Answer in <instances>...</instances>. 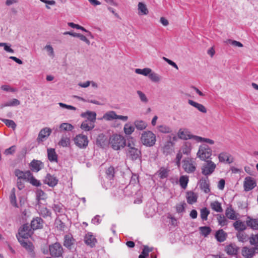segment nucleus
I'll return each instance as SVG.
<instances>
[{
  "instance_id": "obj_34",
  "label": "nucleus",
  "mask_w": 258,
  "mask_h": 258,
  "mask_svg": "<svg viewBox=\"0 0 258 258\" xmlns=\"http://www.w3.org/2000/svg\"><path fill=\"white\" fill-rule=\"evenodd\" d=\"M227 236V233L223 229L218 230L215 234V237L217 240L220 242L224 241Z\"/></svg>"
},
{
  "instance_id": "obj_46",
  "label": "nucleus",
  "mask_w": 258,
  "mask_h": 258,
  "mask_svg": "<svg viewBox=\"0 0 258 258\" xmlns=\"http://www.w3.org/2000/svg\"><path fill=\"white\" fill-rule=\"evenodd\" d=\"M189 179L187 175H182L180 177L179 182L181 187L185 189L187 187Z\"/></svg>"
},
{
  "instance_id": "obj_13",
  "label": "nucleus",
  "mask_w": 258,
  "mask_h": 258,
  "mask_svg": "<svg viewBox=\"0 0 258 258\" xmlns=\"http://www.w3.org/2000/svg\"><path fill=\"white\" fill-rule=\"evenodd\" d=\"M37 210L40 215L43 217H46L51 216V212L45 206L42 205L40 202L37 203L36 207Z\"/></svg>"
},
{
  "instance_id": "obj_23",
  "label": "nucleus",
  "mask_w": 258,
  "mask_h": 258,
  "mask_svg": "<svg viewBox=\"0 0 258 258\" xmlns=\"http://www.w3.org/2000/svg\"><path fill=\"white\" fill-rule=\"evenodd\" d=\"M43 221L40 217L34 218L31 221V226L33 229H37L42 228Z\"/></svg>"
},
{
  "instance_id": "obj_38",
  "label": "nucleus",
  "mask_w": 258,
  "mask_h": 258,
  "mask_svg": "<svg viewBox=\"0 0 258 258\" xmlns=\"http://www.w3.org/2000/svg\"><path fill=\"white\" fill-rule=\"evenodd\" d=\"M197 195L192 191H188L187 192L186 200L189 204H192L197 202Z\"/></svg>"
},
{
  "instance_id": "obj_8",
  "label": "nucleus",
  "mask_w": 258,
  "mask_h": 258,
  "mask_svg": "<svg viewBox=\"0 0 258 258\" xmlns=\"http://www.w3.org/2000/svg\"><path fill=\"white\" fill-rule=\"evenodd\" d=\"M18 240L22 247H23L29 253L32 257L35 256L34 252V246L33 244L27 240V239H23L22 237H18Z\"/></svg>"
},
{
  "instance_id": "obj_43",
  "label": "nucleus",
  "mask_w": 258,
  "mask_h": 258,
  "mask_svg": "<svg viewBox=\"0 0 258 258\" xmlns=\"http://www.w3.org/2000/svg\"><path fill=\"white\" fill-rule=\"evenodd\" d=\"M226 217L229 219L236 220L237 218L235 211L231 208H227L225 211Z\"/></svg>"
},
{
  "instance_id": "obj_6",
  "label": "nucleus",
  "mask_w": 258,
  "mask_h": 258,
  "mask_svg": "<svg viewBox=\"0 0 258 258\" xmlns=\"http://www.w3.org/2000/svg\"><path fill=\"white\" fill-rule=\"evenodd\" d=\"M197 157L202 160L207 161L212 155L211 149L206 145H202L199 147L197 153Z\"/></svg>"
},
{
  "instance_id": "obj_28",
  "label": "nucleus",
  "mask_w": 258,
  "mask_h": 258,
  "mask_svg": "<svg viewBox=\"0 0 258 258\" xmlns=\"http://www.w3.org/2000/svg\"><path fill=\"white\" fill-rule=\"evenodd\" d=\"M192 146L188 142H185L181 147L179 151L183 154L188 155L190 154Z\"/></svg>"
},
{
  "instance_id": "obj_49",
  "label": "nucleus",
  "mask_w": 258,
  "mask_h": 258,
  "mask_svg": "<svg viewBox=\"0 0 258 258\" xmlns=\"http://www.w3.org/2000/svg\"><path fill=\"white\" fill-rule=\"evenodd\" d=\"M36 199L38 201L37 203H38L39 202H40V200H43L46 198V194L41 189H37L36 192Z\"/></svg>"
},
{
  "instance_id": "obj_47",
  "label": "nucleus",
  "mask_w": 258,
  "mask_h": 258,
  "mask_svg": "<svg viewBox=\"0 0 258 258\" xmlns=\"http://www.w3.org/2000/svg\"><path fill=\"white\" fill-rule=\"evenodd\" d=\"M152 69L149 68H146L143 69H135V73L138 74L142 75L144 76H149L150 73H151Z\"/></svg>"
},
{
  "instance_id": "obj_30",
  "label": "nucleus",
  "mask_w": 258,
  "mask_h": 258,
  "mask_svg": "<svg viewBox=\"0 0 258 258\" xmlns=\"http://www.w3.org/2000/svg\"><path fill=\"white\" fill-rule=\"evenodd\" d=\"M30 171H27L26 172H23L19 169H16L15 171V175L19 179H25L27 180L29 176H30Z\"/></svg>"
},
{
  "instance_id": "obj_12",
  "label": "nucleus",
  "mask_w": 258,
  "mask_h": 258,
  "mask_svg": "<svg viewBox=\"0 0 258 258\" xmlns=\"http://www.w3.org/2000/svg\"><path fill=\"white\" fill-rule=\"evenodd\" d=\"M256 185L255 180L251 177H246L244 181V188L245 191H249Z\"/></svg>"
},
{
  "instance_id": "obj_53",
  "label": "nucleus",
  "mask_w": 258,
  "mask_h": 258,
  "mask_svg": "<svg viewBox=\"0 0 258 258\" xmlns=\"http://www.w3.org/2000/svg\"><path fill=\"white\" fill-rule=\"evenodd\" d=\"M217 220L219 224L221 226H224L227 224V220L223 215H218Z\"/></svg>"
},
{
  "instance_id": "obj_52",
  "label": "nucleus",
  "mask_w": 258,
  "mask_h": 258,
  "mask_svg": "<svg viewBox=\"0 0 258 258\" xmlns=\"http://www.w3.org/2000/svg\"><path fill=\"white\" fill-rule=\"evenodd\" d=\"M27 180L29 181L32 185L36 186H39L41 185L40 181L33 176L31 172H30V176H29Z\"/></svg>"
},
{
  "instance_id": "obj_33",
  "label": "nucleus",
  "mask_w": 258,
  "mask_h": 258,
  "mask_svg": "<svg viewBox=\"0 0 258 258\" xmlns=\"http://www.w3.org/2000/svg\"><path fill=\"white\" fill-rule=\"evenodd\" d=\"M116 113L114 111H109L104 114L100 119H104L106 121H111L116 119Z\"/></svg>"
},
{
  "instance_id": "obj_36",
  "label": "nucleus",
  "mask_w": 258,
  "mask_h": 258,
  "mask_svg": "<svg viewBox=\"0 0 258 258\" xmlns=\"http://www.w3.org/2000/svg\"><path fill=\"white\" fill-rule=\"evenodd\" d=\"M148 77L152 82L157 83L161 82L162 79L161 76L153 72L152 70H151Z\"/></svg>"
},
{
  "instance_id": "obj_17",
  "label": "nucleus",
  "mask_w": 258,
  "mask_h": 258,
  "mask_svg": "<svg viewBox=\"0 0 258 258\" xmlns=\"http://www.w3.org/2000/svg\"><path fill=\"white\" fill-rule=\"evenodd\" d=\"M84 241L85 243L91 247H94L97 242L94 236L91 232L86 234L84 237Z\"/></svg>"
},
{
  "instance_id": "obj_15",
  "label": "nucleus",
  "mask_w": 258,
  "mask_h": 258,
  "mask_svg": "<svg viewBox=\"0 0 258 258\" xmlns=\"http://www.w3.org/2000/svg\"><path fill=\"white\" fill-rule=\"evenodd\" d=\"M199 185L204 192L207 194L210 191L209 180L207 177L202 178L200 180Z\"/></svg>"
},
{
  "instance_id": "obj_57",
  "label": "nucleus",
  "mask_w": 258,
  "mask_h": 258,
  "mask_svg": "<svg viewBox=\"0 0 258 258\" xmlns=\"http://www.w3.org/2000/svg\"><path fill=\"white\" fill-rule=\"evenodd\" d=\"M0 46L4 47V50L9 53H13L14 51L11 48V45L7 43H0Z\"/></svg>"
},
{
  "instance_id": "obj_62",
  "label": "nucleus",
  "mask_w": 258,
  "mask_h": 258,
  "mask_svg": "<svg viewBox=\"0 0 258 258\" xmlns=\"http://www.w3.org/2000/svg\"><path fill=\"white\" fill-rule=\"evenodd\" d=\"M114 173V169L113 167H109L106 171V174L107 175V178L109 179H111L113 178Z\"/></svg>"
},
{
  "instance_id": "obj_58",
  "label": "nucleus",
  "mask_w": 258,
  "mask_h": 258,
  "mask_svg": "<svg viewBox=\"0 0 258 258\" xmlns=\"http://www.w3.org/2000/svg\"><path fill=\"white\" fill-rule=\"evenodd\" d=\"M158 128L159 131L162 133H169L171 132V128L165 125H159Z\"/></svg>"
},
{
  "instance_id": "obj_45",
  "label": "nucleus",
  "mask_w": 258,
  "mask_h": 258,
  "mask_svg": "<svg viewBox=\"0 0 258 258\" xmlns=\"http://www.w3.org/2000/svg\"><path fill=\"white\" fill-rule=\"evenodd\" d=\"M16 189L13 188L11 192L10 196V200L11 204L15 207L18 208V205L17 203L16 196L15 194Z\"/></svg>"
},
{
  "instance_id": "obj_3",
  "label": "nucleus",
  "mask_w": 258,
  "mask_h": 258,
  "mask_svg": "<svg viewBox=\"0 0 258 258\" xmlns=\"http://www.w3.org/2000/svg\"><path fill=\"white\" fill-rule=\"evenodd\" d=\"M141 141L147 147L153 146L156 141V135L151 131H145L141 135Z\"/></svg>"
},
{
  "instance_id": "obj_31",
  "label": "nucleus",
  "mask_w": 258,
  "mask_h": 258,
  "mask_svg": "<svg viewBox=\"0 0 258 258\" xmlns=\"http://www.w3.org/2000/svg\"><path fill=\"white\" fill-rule=\"evenodd\" d=\"M47 156L48 160L50 162H57V155L56 154L54 149H47Z\"/></svg>"
},
{
  "instance_id": "obj_41",
  "label": "nucleus",
  "mask_w": 258,
  "mask_h": 258,
  "mask_svg": "<svg viewBox=\"0 0 258 258\" xmlns=\"http://www.w3.org/2000/svg\"><path fill=\"white\" fill-rule=\"evenodd\" d=\"M138 148L137 142L133 137H130L127 139L126 144V150H131L134 148Z\"/></svg>"
},
{
  "instance_id": "obj_7",
  "label": "nucleus",
  "mask_w": 258,
  "mask_h": 258,
  "mask_svg": "<svg viewBox=\"0 0 258 258\" xmlns=\"http://www.w3.org/2000/svg\"><path fill=\"white\" fill-rule=\"evenodd\" d=\"M74 144L80 149H85L88 145V139L87 136L83 134L77 135L74 138Z\"/></svg>"
},
{
  "instance_id": "obj_9",
  "label": "nucleus",
  "mask_w": 258,
  "mask_h": 258,
  "mask_svg": "<svg viewBox=\"0 0 258 258\" xmlns=\"http://www.w3.org/2000/svg\"><path fill=\"white\" fill-rule=\"evenodd\" d=\"M50 253L52 256L59 257L62 253L63 249L59 243H55L49 246Z\"/></svg>"
},
{
  "instance_id": "obj_29",
  "label": "nucleus",
  "mask_w": 258,
  "mask_h": 258,
  "mask_svg": "<svg viewBox=\"0 0 258 258\" xmlns=\"http://www.w3.org/2000/svg\"><path fill=\"white\" fill-rule=\"evenodd\" d=\"M246 224L253 230L258 229V219H252L248 217L246 220Z\"/></svg>"
},
{
  "instance_id": "obj_2",
  "label": "nucleus",
  "mask_w": 258,
  "mask_h": 258,
  "mask_svg": "<svg viewBox=\"0 0 258 258\" xmlns=\"http://www.w3.org/2000/svg\"><path fill=\"white\" fill-rule=\"evenodd\" d=\"M109 143L111 147L114 150H119L126 145L124 138L118 134H113L110 136Z\"/></svg>"
},
{
  "instance_id": "obj_14",
  "label": "nucleus",
  "mask_w": 258,
  "mask_h": 258,
  "mask_svg": "<svg viewBox=\"0 0 258 258\" xmlns=\"http://www.w3.org/2000/svg\"><path fill=\"white\" fill-rule=\"evenodd\" d=\"M141 152L139 148L126 150V156L132 160H136L141 157Z\"/></svg>"
},
{
  "instance_id": "obj_19",
  "label": "nucleus",
  "mask_w": 258,
  "mask_h": 258,
  "mask_svg": "<svg viewBox=\"0 0 258 258\" xmlns=\"http://www.w3.org/2000/svg\"><path fill=\"white\" fill-rule=\"evenodd\" d=\"M58 181L56 177L50 174H47L44 179V182L49 186L54 187L57 184Z\"/></svg>"
},
{
  "instance_id": "obj_10",
  "label": "nucleus",
  "mask_w": 258,
  "mask_h": 258,
  "mask_svg": "<svg viewBox=\"0 0 258 258\" xmlns=\"http://www.w3.org/2000/svg\"><path fill=\"white\" fill-rule=\"evenodd\" d=\"M32 234V231L28 224H24L19 230L18 237H22L23 239H28L31 236Z\"/></svg>"
},
{
  "instance_id": "obj_20",
  "label": "nucleus",
  "mask_w": 258,
  "mask_h": 258,
  "mask_svg": "<svg viewBox=\"0 0 258 258\" xmlns=\"http://www.w3.org/2000/svg\"><path fill=\"white\" fill-rule=\"evenodd\" d=\"M218 158L221 162L231 163L233 161V158L231 155L227 152H222L219 154Z\"/></svg>"
},
{
  "instance_id": "obj_48",
  "label": "nucleus",
  "mask_w": 258,
  "mask_h": 258,
  "mask_svg": "<svg viewBox=\"0 0 258 258\" xmlns=\"http://www.w3.org/2000/svg\"><path fill=\"white\" fill-rule=\"evenodd\" d=\"M211 208L217 212H222L223 211L221 204L218 201H214L211 203Z\"/></svg>"
},
{
  "instance_id": "obj_16",
  "label": "nucleus",
  "mask_w": 258,
  "mask_h": 258,
  "mask_svg": "<svg viewBox=\"0 0 258 258\" xmlns=\"http://www.w3.org/2000/svg\"><path fill=\"white\" fill-rule=\"evenodd\" d=\"M256 250L257 248L256 247L248 248L245 246L242 248L241 253L246 258H251L256 252Z\"/></svg>"
},
{
  "instance_id": "obj_64",
  "label": "nucleus",
  "mask_w": 258,
  "mask_h": 258,
  "mask_svg": "<svg viewBox=\"0 0 258 258\" xmlns=\"http://www.w3.org/2000/svg\"><path fill=\"white\" fill-rule=\"evenodd\" d=\"M249 242L251 244H256L258 243V233L255 235H252L249 238Z\"/></svg>"
},
{
  "instance_id": "obj_40",
  "label": "nucleus",
  "mask_w": 258,
  "mask_h": 258,
  "mask_svg": "<svg viewBox=\"0 0 258 258\" xmlns=\"http://www.w3.org/2000/svg\"><path fill=\"white\" fill-rule=\"evenodd\" d=\"M74 239L71 235H66L64 238V246L67 248H71V246L74 242Z\"/></svg>"
},
{
  "instance_id": "obj_44",
  "label": "nucleus",
  "mask_w": 258,
  "mask_h": 258,
  "mask_svg": "<svg viewBox=\"0 0 258 258\" xmlns=\"http://www.w3.org/2000/svg\"><path fill=\"white\" fill-rule=\"evenodd\" d=\"M135 130V127L130 123H125L123 127V131L125 135H131Z\"/></svg>"
},
{
  "instance_id": "obj_56",
  "label": "nucleus",
  "mask_w": 258,
  "mask_h": 258,
  "mask_svg": "<svg viewBox=\"0 0 258 258\" xmlns=\"http://www.w3.org/2000/svg\"><path fill=\"white\" fill-rule=\"evenodd\" d=\"M237 238L239 241L244 242L248 239V237L245 233L242 231L238 232L237 235Z\"/></svg>"
},
{
  "instance_id": "obj_32",
  "label": "nucleus",
  "mask_w": 258,
  "mask_h": 258,
  "mask_svg": "<svg viewBox=\"0 0 258 258\" xmlns=\"http://www.w3.org/2000/svg\"><path fill=\"white\" fill-rule=\"evenodd\" d=\"M32 170L38 172L42 169L43 166V163L38 160H33L30 163Z\"/></svg>"
},
{
  "instance_id": "obj_51",
  "label": "nucleus",
  "mask_w": 258,
  "mask_h": 258,
  "mask_svg": "<svg viewBox=\"0 0 258 258\" xmlns=\"http://www.w3.org/2000/svg\"><path fill=\"white\" fill-rule=\"evenodd\" d=\"M168 172L169 170L165 168L164 167H162L158 171V173L159 176L161 178L163 179L166 178L168 176Z\"/></svg>"
},
{
  "instance_id": "obj_21",
  "label": "nucleus",
  "mask_w": 258,
  "mask_h": 258,
  "mask_svg": "<svg viewBox=\"0 0 258 258\" xmlns=\"http://www.w3.org/2000/svg\"><path fill=\"white\" fill-rule=\"evenodd\" d=\"M238 247L234 244H230L225 247V252L231 255H236L237 253Z\"/></svg>"
},
{
  "instance_id": "obj_25",
  "label": "nucleus",
  "mask_w": 258,
  "mask_h": 258,
  "mask_svg": "<svg viewBox=\"0 0 258 258\" xmlns=\"http://www.w3.org/2000/svg\"><path fill=\"white\" fill-rule=\"evenodd\" d=\"M20 104V101L17 99H13L11 100L4 102L0 104V109H3L6 107H12L18 106Z\"/></svg>"
},
{
  "instance_id": "obj_61",
  "label": "nucleus",
  "mask_w": 258,
  "mask_h": 258,
  "mask_svg": "<svg viewBox=\"0 0 258 258\" xmlns=\"http://www.w3.org/2000/svg\"><path fill=\"white\" fill-rule=\"evenodd\" d=\"M62 205L60 203L55 204L52 206L53 211L56 213H62Z\"/></svg>"
},
{
  "instance_id": "obj_5",
  "label": "nucleus",
  "mask_w": 258,
  "mask_h": 258,
  "mask_svg": "<svg viewBox=\"0 0 258 258\" xmlns=\"http://www.w3.org/2000/svg\"><path fill=\"white\" fill-rule=\"evenodd\" d=\"M216 168V164L211 160L205 161L201 168L202 173L205 176L212 174Z\"/></svg>"
},
{
  "instance_id": "obj_37",
  "label": "nucleus",
  "mask_w": 258,
  "mask_h": 258,
  "mask_svg": "<svg viewBox=\"0 0 258 258\" xmlns=\"http://www.w3.org/2000/svg\"><path fill=\"white\" fill-rule=\"evenodd\" d=\"M134 125L137 130L140 131L145 130L147 126V122L140 119L136 120L134 121Z\"/></svg>"
},
{
  "instance_id": "obj_24",
  "label": "nucleus",
  "mask_w": 258,
  "mask_h": 258,
  "mask_svg": "<svg viewBox=\"0 0 258 258\" xmlns=\"http://www.w3.org/2000/svg\"><path fill=\"white\" fill-rule=\"evenodd\" d=\"M174 146V143L171 141V138L170 139L165 142L162 147L163 152L164 154H168L170 153Z\"/></svg>"
},
{
  "instance_id": "obj_22",
  "label": "nucleus",
  "mask_w": 258,
  "mask_h": 258,
  "mask_svg": "<svg viewBox=\"0 0 258 258\" xmlns=\"http://www.w3.org/2000/svg\"><path fill=\"white\" fill-rule=\"evenodd\" d=\"M74 126L71 123L63 122L61 123L58 126V132L60 133L71 132L74 130Z\"/></svg>"
},
{
  "instance_id": "obj_50",
  "label": "nucleus",
  "mask_w": 258,
  "mask_h": 258,
  "mask_svg": "<svg viewBox=\"0 0 258 258\" xmlns=\"http://www.w3.org/2000/svg\"><path fill=\"white\" fill-rule=\"evenodd\" d=\"M1 120L4 122L6 125L9 127H11L14 130L16 128V123L12 120L8 119H1Z\"/></svg>"
},
{
  "instance_id": "obj_35",
  "label": "nucleus",
  "mask_w": 258,
  "mask_h": 258,
  "mask_svg": "<svg viewBox=\"0 0 258 258\" xmlns=\"http://www.w3.org/2000/svg\"><path fill=\"white\" fill-rule=\"evenodd\" d=\"M58 145L62 147H69L70 145V138L66 135H63L58 143Z\"/></svg>"
},
{
  "instance_id": "obj_42",
  "label": "nucleus",
  "mask_w": 258,
  "mask_h": 258,
  "mask_svg": "<svg viewBox=\"0 0 258 258\" xmlns=\"http://www.w3.org/2000/svg\"><path fill=\"white\" fill-rule=\"evenodd\" d=\"M233 226L236 230L239 231H242L244 230L246 228V225L244 224V223L240 220L236 221L233 223Z\"/></svg>"
},
{
  "instance_id": "obj_39",
  "label": "nucleus",
  "mask_w": 258,
  "mask_h": 258,
  "mask_svg": "<svg viewBox=\"0 0 258 258\" xmlns=\"http://www.w3.org/2000/svg\"><path fill=\"white\" fill-rule=\"evenodd\" d=\"M94 126V123L90 121L88 122V120H85L82 123L80 127L85 131H90L92 130Z\"/></svg>"
},
{
  "instance_id": "obj_1",
  "label": "nucleus",
  "mask_w": 258,
  "mask_h": 258,
  "mask_svg": "<svg viewBox=\"0 0 258 258\" xmlns=\"http://www.w3.org/2000/svg\"><path fill=\"white\" fill-rule=\"evenodd\" d=\"M177 136L180 139L184 140L190 139L197 143L205 142L211 145H213L214 143V141L211 139L192 135L190 132L187 128L180 129L177 133Z\"/></svg>"
},
{
  "instance_id": "obj_11",
  "label": "nucleus",
  "mask_w": 258,
  "mask_h": 258,
  "mask_svg": "<svg viewBox=\"0 0 258 258\" xmlns=\"http://www.w3.org/2000/svg\"><path fill=\"white\" fill-rule=\"evenodd\" d=\"M51 129L49 127H44L42 129L38 136L37 141L38 143L45 141L51 133Z\"/></svg>"
},
{
  "instance_id": "obj_55",
  "label": "nucleus",
  "mask_w": 258,
  "mask_h": 258,
  "mask_svg": "<svg viewBox=\"0 0 258 258\" xmlns=\"http://www.w3.org/2000/svg\"><path fill=\"white\" fill-rule=\"evenodd\" d=\"M210 214V211L206 208H203L201 210V217L203 221L207 220V217Z\"/></svg>"
},
{
  "instance_id": "obj_27",
  "label": "nucleus",
  "mask_w": 258,
  "mask_h": 258,
  "mask_svg": "<svg viewBox=\"0 0 258 258\" xmlns=\"http://www.w3.org/2000/svg\"><path fill=\"white\" fill-rule=\"evenodd\" d=\"M138 14L140 16L147 15L149 14V10L145 4L139 2L138 4Z\"/></svg>"
},
{
  "instance_id": "obj_4",
  "label": "nucleus",
  "mask_w": 258,
  "mask_h": 258,
  "mask_svg": "<svg viewBox=\"0 0 258 258\" xmlns=\"http://www.w3.org/2000/svg\"><path fill=\"white\" fill-rule=\"evenodd\" d=\"M197 164L196 159L192 158H185L182 161V167L187 173H194L197 169Z\"/></svg>"
},
{
  "instance_id": "obj_63",
  "label": "nucleus",
  "mask_w": 258,
  "mask_h": 258,
  "mask_svg": "<svg viewBox=\"0 0 258 258\" xmlns=\"http://www.w3.org/2000/svg\"><path fill=\"white\" fill-rule=\"evenodd\" d=\"M44 48L47 50L48 52V55L51 57H53L54 56V53L53 48L50 45H46Z\"/></svg>"
},
{
  "instance_id": "obj_59",
  "label": "nucleus",
  "mask_w": 258,
  "mask_h": 258,
  "mask_svg": "<svg viewBox=\"0 0 258 258\" xmlns=\"http://www.w3.org/2000/svg\"><path fill=\"white\" fill-rule=\"evenodd\" d=\"M137 93L140 98V100L142 102L147 103L148 102V99L145 94L139 90L137 91Z\"/></svg>"
},
{
  "instance_id": "obj_60",
  "label": "nucleus",
  "mask_w": 258,
  "mask_h": 258,
  "mask_svg": "<svg viewBox=\"0 0 258 258\" xmlns=\"http://www.w3.org/2000/svg\"><path fill=\"white\" fill-rule=\"evenodd\" d=\"M200 230L201 231V234L204 236H208L211 231L210 228L207 226L201 227L200 228Z\"/></svg>"
},
{
  "instance_id": "obj_54",
  "label": "nucleus",
  "mask_w": 258,
  "mask_h": 258,
  "mask_svg": "<svg viewBox=\"0 0 258 258\" xmlns=\"http://www.w3.org/2000/svg\"><path fill=\"white\" fill-rule=\"evenodd\" d=\"M138 182L139 181L138 176L136 174H133L131 177L130 184L126 187V188L132 187V186H135V185H138Z\"/></svg>"
},
{
  "instance_id": "obj_26",
  "label": "nucleus",
  "mask_w": 258,
  "mask_h": 258,
  "mask_svg": "<svg viewBox=\"0 0 258 258\" xmlns=\"http://www.w3.org/2000/svg\"><path fill=\"white\" fill-rule=\"evenodd\" d=\"M188 103L189 105L195 107L202 113H206L207 112L206 108L202 104L199 103L192 100H188Z\"/></svg>"
},
{
  "instance_id": "obj_18",
  "label": "nucleus",
  "mask_w": 258,
  "mask_h": 258,
  "mask_svg": "<svg viewBox=\"0 0 258 258\" xmlns=\"http://www.w3.org/2000/svg\"><path fill=\"white\" fill-rule=\"evenodd\" d=\"M81 116L87 118V120L94 123L96 119V113L94 111H87L82 113Z\"/></svg>"
}]
</instances>
